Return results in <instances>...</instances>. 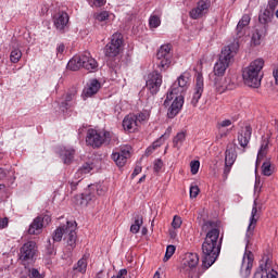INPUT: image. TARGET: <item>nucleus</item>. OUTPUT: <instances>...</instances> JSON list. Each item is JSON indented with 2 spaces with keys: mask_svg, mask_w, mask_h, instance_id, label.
Masks as SVG:
<instances>
[{
  "mask_svg": "<svg viewBox=\"0 0 278 278\" xmlns=\"http://www.w3.org/2000/svg\"><path fill=\"white\" fill-rule=\"evenodd\" d=\"M202 231L206 232L202 243V266L207 268L214 266L223 249V235L216 222L206 220L202 225Z\"/></svg>",
  "mask_w": 278,
  "mask_h": 278,
  "instance_id": "obj_1",
  "label": "nucleus"
},
{
  "mask_svg": "<svg viewBox=\"0 0 278 278\" xmlns=\"http://www.w3.org/2000/svg\"><path fill=\"white\" fill-rule=\"evenodd\" d=\"M239 46L238 43H230L222 49L218 61L215 63L213 68V74L210 75L211 81L215 86L219 84V77H224L229 68V64L233 62V58L238 53Z\"/></svg>",
  "mask_w": 278,
  "mask_h": 278,
  "instance_id": "obj_2",
  "label": "nucleus"
},
{
  "mask_svg": "<svg viewBox=\"0 0 278 278\" xmlns=\"http://www.w3.org/2000/svg\"><path fill=\"white\" fill-rule=\"evenodd\" d=\"M262 68H264V59H256L248 67L243 68L242 77L245 86L250 88H260L262 86V77L260 76Z\"/></svg>",
  "mask_w": 278,
  "mask_h": 278,
  "instance_id": "obj_3",
  "label": "nucleus"
},
{
  "mask_svg": "<svg viewBox=\"0 0 278 278\" xmlns=\"http://www.w3.org/2000/svg\"><path fill=\"white\" fill-rule=\"evenodd\" d=\"M86 142L88 147H92V149H100L103 144L112 142V132L90 128L87 130Z\"/></svg>",
  "mask_w": 278,
  "mask_h": 278,
  "instance_id": "obj_4",
  "label": "nucleus"
},
{
  "mask_svg": "<svg viewBox=\"0 0 278 278\" xmlns=\"http://www.w3.org/2000/svg\"><path fill=\"white\" fill-rule=\"evenodd\" d=\"M38 253V245L35 241H27L20 248L18 260L23 266H29L36 261V254Z\"/></svg>",
  "mask_w": 278,
  "mask_h": 278,
  "instance_id": "obj_5",
  "label": "nucleus"
},
{
  "mask_svg": "<svg viewBox=\"0 0 278 278\" xmlns=\"http://www.w3.org/2000/svg\"><path fill=\"white\" fill-rule=\"evenodd\" d=\"M51 223V213L45 211L35 217L27 229L28 236H40L42 229Z\"/></svg>",
  "mask_w": 278,
  "mask_h": 278,
  "instance_id": "obj_6",
  "label": "nucleus"
},
{
  "mask_svg": "<svg viewBox=\"0 0 278 278\" xmlns=\"http://www.w3.org/2000/svg\"><path fill=\"white\" fill-rule=\"evenodd\" d=\"M157 66L161 71H166L173 62V53L170 52V45L161 46L156 53Z\"/></svg>",
  "mask_w": 278,
  "mask_h": 278,
  "instance_id": "obj_7",
  "label": "nucleus"
},
{
  "mask_svg": "<svg viewBox=\"0 0 278 278\" xmlns=\"http://www.w3.org/2000/svg\"><path fill=\"white\" fill-rule=\"evenodd\" d=\"M121 45H123V35L121 33L113 34L111 42L104 48L106 58H116L121 53Z\"/></svg>",
  "mask_w": 278,
  "mask_h": 278,
  "instance_id": "obj_8",
  "label": "nucleus"
},
{
  "mask_svg": "<svg viewBox=\"0 0 278 278\" xmlns=\"http://www.w3.org/2000/svg\"><path fill=\"white\" fill-rule=\"evenodd\" d=\"M129 157H131V148L127 146L122 147L119 150L112 153V160L118 168H123V166L127 164Z\"/></svg>",
  "mask_w": 278,
  "mask_h": 278,
  "instance_id": "obj_9",
  "label": "nucleus"
},
{
  "mask_svg": "<svg viewBox=\"0 0 278 278\" xmlns=\"http://www.w3.org/2000/svg\"><path fill=\"white\" fill-rule=\"evenodd\" d=\"M162 87V74L157 71H154L148 75V80L146 83V88H148L151 94L160 92Z\"/></svg>",
  "mask_w": 278,
  "mask_h": 278,
  "instance_id": "obj_10",
  "label": "nucleus"
},
{
  "mask_svg": "<svg viewBox=\"0 0 278 278\" xmlns=\"http://www.w3.org/2000/svg\"><path fill=\"white\" fill-rule=\"evenodd\" d=\"M210 5H212V2L210 0H200L197 3V7L189 12L190 18H192L193 21L202 18V16H205V14H207V12L210 11Z\"/></svg>",
  "mask_w": 278,
  "mask_h": 278,
  "instance_id": "obj_11",
  "label": "nucleus"
},
{
  "mask_svg": "<svg viewBox=\"0 0 278 278\" xmlns=\"http://www.w3.org/2000/svg\"><path fill=\"white\" fill-rule=\"evenodd\" d=\"M237 157H238V154L236 153V146L228 144L225 152V168H224L225 177H227V175L231 173V166L236 164Z\"/></svg>",
  "mask_w": 278,
  "mask_h": 278,
  "instance_id": "obj_12",
  "label": "nucleus"
},
{
  "mask_svg": "<svg viewBox=\"0 0 278 278\" xmlns=\"http://www.w3.org/2000/svg\"><path fill=\"white\" fill-rule=\"evenodd\" d=\"M253 252L252 251H245L243 258H242V264H241V277L243 278H249L251 275V270L253 268Z\"/></svg>",
  "mask_w": 278,
  "mask_h": 278,
  "instance_id": "obj_13",
  "label": "nucleus"
},
{
  "mask_svg": "<svg viewBox=\"0 0 278 278\" xmlns=\"http://www.w3.org/2000/svg\"><path fill=\"white\" fill-rule=\"evenodd\" d=\"M99 90H101V83L96 78L90 79L81 93L84 101H86V99H90V97H94Z\"/></svg>",
  "mask_w": 278,
  "mask_h": 278,
  "instance_id": "obj_14",
  "label": "nucleus"
},
{
  "mask_svg": "<svg viewBox=\"0 0 278 278\" xmlns=\"http://www.w3.org/2000/svg\"><path fill=\"white\" fill-rule=\"evenodd\" d=\"M203 90H204V83H203V74L198 73L195 76V87L193 91V96L191 99V104L193 108H197V103H199V100L201 97H203Z\"/></svg>",
  "mask_w": 278,
  "mask_h": 278,
  "instance_id": "obj_15",
  "label": "nucleus"
},
{
  "mask_svg": "<svg viewBox=\"0 0 278 278\" xmlns=\"http://www.w3.org/2000/svg\"><path fill=\"white\" fill-rule=\"evenodd\" d=\"M77 222H67L65 228V240H67L68 247L75 249L77 242Z\"/></svg>",
  "mask_w": 278,
  "mask_h": 278,
  "instance_id": "obj_16",
  "label": "nucleus"
},
{
  "mask_svg": "<svg viewBox=\"0 0 278 278\" xmlns=\"http://www.w3.org/2000/svg\"><path fill=\"white\" fill-rule=\"evenodd\" d=\"M252 134H253V128H251V126H245L238 131L237 140L242 149H247V147H249V142H251Z\"/></svg>",
  "mask_w": 278,
  "mask_h": 278,
  "instance_id": "obj_17",
  "label": "nucleus"
},
{
  "mask_svg": "<svg viewBox=\"0 0 278 278\" xmlns=\"http://www.w3.org/2000/svg\"><path fill=\"white\" fill-rule=\"evenodd\" d=\"M185 271L188 273L189 277L192 276V273L197 270V266H199V254L189 253L187 254L186 261L184 263Z\"/></svg>",
  "mask_w": 278,
  "mask_h": 278,
  "instance_id": "obj_18",
  "label": "nucleus"
},
{
  "mask_svg": "<svg viewBox=\"0 0 278 278\" xmlns=\"http://www.w3.org/2000/svg\"><path fill=\"white\" fill-rule=\"evenodd\" d=\"M181 108H184V96H177L167 111L168 118H175L179 112H181Z\"/></svg>",
  "mask_w": 278,
  "mask_h": 278,
  "instance_id": "obj_19",
  "label": "nucleus"
},
{
  "mask_svg": "<svg viewBox=\"0 0 278 278\" xmlns=\"http://www.w3.org/2000/svg\"><path fill=\"white\" fill-rule=\"evenodd\" d=\"M257 200H254L247 238H251V236H253V230L255 229V225H257V218H260V215H257Z\"/></svg>",
  "mask_w": 278,
  "mask_h": 278,
  "instance_id": "obj_20",
  "label": "nucleus"
},
{
  "mask_svg": "<svg viewBox=\"0 0 278 278\" xmlns=\"http://www.w3.org/2000/svg\"><path fill=\"white\" fill-rule=\"evenodd\" d=\"M68 25V13L61 12L54 15V26L59 31H64Z\"/></svg>",
  "mask_w": 278,
  "mask_h": 278,
  "instance_id": "obj_21",
  "label": "nucleus"
},
{
  "mask_svg": "<svg viewBox=\"0 0 278 278\" xmlns=\"http://www.w3.org/2000/svg\"><path fill=\"white\" fill-rule=\"evenodd\" d=\"M85 62L86 56L84 54L73 56L67 63V68L70 71H79V68H83V63Z\"/></svg>",
  "mask_w": 278,
  "mask_h": 278,
  "instance_id": "obj_22",
  "label": "nucleus"
},
{
  "mask_svg": "<svg viewBox=\"0 0 278 278\" xmlns=\"http://www.w3.org/2000/svg\"><path fill=\"white\" fill-rule=\"evenodd\" d=\"M83 58H86L85 62L83 63V68L89 71V73H92L93 71H97V68H99L97 60L92 59V56H90V53L85 52L83 54Z\"/></svg>",
  "mask_w": 278,
  "mask_h": 278,
  "instance_id": "obj_23",
  "label": "nucleus"
},
{
  "mask_svg": "<svg viewBox=\"0 0 278 278\" xmlns=\"http://www.w3.org/2000/svg\"><path fill=\"white\" fill-rule=\"evenodd\" d=\"M123 127L125 131H136V129H138V122L136 121V115H127L123 121Z\"/></svg>",
  "mask_w": 278,
  "mask_h": 278,
  "instance_id": "obj_24",
  "label": "nucleus"
},
{
  "mask_svg": "<svg viewBox=\"0 0 278 278\" xmlns=\"http://www.w3.org/2000/svg\"><path fill=\"white\" fill-rule=\"evenodd\" d=\"M249 23H251V16H249V14H244L237 25L238 38H242V36H244Z\"/></svg>",
  "mask_w": 278,
  "mask_h": 278,
  "instance_id": "obj_25",
  "label": "nucleus"
},
{
  "mask_svg": "<svg viewBox=\"0 0 278 278\" xmlns=\"http://www.w3.org/2000/svg\"><path fill=\"white\" fill-rule=\"evenodd\" d=\"M92 190V186H89V189L80 195V205L86 207L89 203H92L97 200V195H94Z\"/></svg>",
  "mask_w": 278,
  "mask_h": 278,
  "instance_id": "obj_26",
  "label": "nucleus"
},
{
  "mask_svg": "<svg viewBox=\"0 0 278 278\" xmlns=\"http://www.w3.org/2000/svg\"><path fill=\"white\" fill-rule=\"evenodd\" d=\"M59 154L64 164H71L73 162V157H75V150L61 148Z\"/></svg>",
  "mask_w": 278,
  "mask_h": 278,
  "instance_id": "obj_27",
  "label": "nucleus"
},
{
  "mask_svg": "<svg viewBox=\"0 0 278 278\" xmlns=\"http://www.w3.org/2000/svg\"><path fill=\"white\" fill-rule=\"evenodd\" d=\"M94 169V163L92 162H87L84 163L79 169L76 172L75 177L77 179H83L84 175H88V173L92 172Z\"/></svg>",
  "mask_w": 278,
  "mask_h": 278,
  "instance_id": "obj_28",
  "label": "nucleus"
},
{
  "mask_svg": "<svg viewBox=\"0 0 278 278\" xmlns=\"http://www.w3.org/2000/svg\"><path fill=\"white\" fill-rule=\"evenodd\" d=\"M266 31H268V27L264 26L262 31H260V29H256L255 33L252 35V42L253 45H255V47L262 45V38L266 36Z\"/></svg>",
  "mask_w": 278,
  "mask_h": 278,
  "instance_id": "obj_29",
  "label": "nucleus"
},
{
  "mask_svg": "<svg viewBox=\"0 0 278 278\" xmlns=\"http://www.w3.org/2000/svg\"><path fill=\"white\" fill-rule=\"evenodd\" d=\"M177 86L181 88L182 90H186L188 86H190V74L188 72L182 73L177 78Z\"/></svg>",
  "mask_w": 278,
  "mask_h": 278,
  "instance_id": "obj_30",
  "label": "nucleus"
},
{
  "mask_svg": "<svg viewBox=\"0 0 278 278\" xmlns=\"http://www.w3.org/2000/svg\"><path fill=\"white\" fill-rule=\"evenodd\" d=\"M134 219H135V222L130 226V231L132 233H138V231H140V228L142 227V225L144 223V219H143L142 215H140V214L135 215Z\"/></svg>",
  "mask_w": 278,
  "mask_h": 278,
  "instance_id": "obj_31",
  "label": "nucleus"
},
{
  "mask_svg": "<svg viewBox=\"0 0 278 278\" xmlns=\"http://www.w3.org/2000/svg\"><path fill=\"white\" fill-rule=\"evenodd\" d=\"M268 144H269L268 138L263 139L261 148L257 153L256 164H258L260 160H262L263 157H266V154L268 153Z\"/></svg>",
  "mask_w": 278,
  "mask_h": 278,
  "instance_id": "obj_32",
  "label": "nucleus"
},
{
  "mask_svg": "<svg viewBox=\"0 0 278 278\" xmlns=\"http://www.w3.org/2000/svg\"><path fill=\"white\" fill-rule=\"evenodd\" d=\"M77 94V90H72V91H68L66 94H65V100L61 103V109L62 110H68V108H71V101H73L75 99Z\"/></svg>",
  "mask_w": 278,
  "mask_h": 278,
  "instance_id": "obj_33",
  "label": "nucleus"
},
{
  "mask_svg": "<svg viewBox=\"0 0 278 278\" xmlns=\"http://www.w3.org/2000/svg\"><path fill=\"white\" fill-rule=\"evenodd\" d=\"M258 21L261 25H264V27H266V25H268V23L273 21V12L270 10H265L262 14H260Z\"/></svg>",
  "mask_w": 278,
  "mask_h": 278,
  "instance_id": "obj_34",
  "label": "nucleus"
},
{
  "mask_svg": "<svg viewBox=\"0 0 278 278\" xmlns=\"http://www.w3.org/2000/svg\"><path fill=\"white\" fill-rule=\"evenodd\" d=\"M63 236H66V225L56 228L52 235L53 242H62Z\"/></svg>",
  "mask_w": 278,
  "mask_h": 278,
  "instance_id": "obj_35",
  "label": "nucleus"
},
{
  "mask_svg": "<svg viewBox=\"0 0 278 278\" xmlns=\"http://www.w3.org/2000/svg\"><path fill=\"white\" fill-rule=\"evenodd\" d=\"M23 58V52L18 48H14L10 53V62L12 64H18Z\"/></svg>",
  "mask_w": 278,
  "mask_h": 278,
  "instance_id": "obj_36",
  "label": "nucleus"
},
{
  "mask_svg": "<svg viewBox=\"0 0 278 278\" xmlns=\"http://www.w3.org/2000/svg\"><path fill=\"white\" fill-rule=\"evenodd\" d=\"M88 268V262H86V258H80L76 265H74V270H77V273H81L83 275L86 273V269Z\"/></svg>",
  "mask_w": 278,
  "mask_h": 278,
  "instance_id": "obj_37",
  "label": "nucleus"
},
{
  "mask_svg": "<svg viewBox=\"0 0 278 278\" xmlns=\"http://www.w3.org/2000/svg\"><path fill=\"white\" fill-rule=\"evenodd\" d=\"M185 140H186V132H178L173 140V144L175 149H179L184 144Z\"/></svg>",
  "mask_w": 278,
  "mask_h": 278,
  "instance_id": "obj_38",
  "label": "nucleus"
},
{
  "mask_svg": "<svg viewBox=\"0 0 278 278\" xmlns=\"http://www.w3.org/2000/svg\"><path fill=\"white\" fill-rule=\"evenodd\" d=\"M275 170L273 169V165L270 164V161H266L262 165V173L265 177H270Z\"/></svg>",
  "mask_w": 278,
  "mask_h": 278,
  "instance_id": "obj_39",
  "label": "nucleus"
},
{
  "mask_svg": "<svg viewBox=\"0 0 278 278\" xmlns=\"http://www.w3.org/2000/svg\"><path fill=\"white\" fill-rule=\"evenodd\" d=\"M175 86H177V85L174 84L172 86L170 91L167 93V97H166V99L164 101L165 108H167V105H170V101H173V99L175 98V94H177V88Z\"/></svg>",
  "mask_w": 278,
  "mask_h": 278,
  "instance_id": "obj_40",
  "label": "nucleus"
},
{
  "mask_svg": "<svg viewBox=\"0 0 278 278\" xmlns=\"http://www.w3.org/2000/svg\"><path fill=\"white\" fill-rule=\"evenodd\" d=\"M149 25L151 29H157V26L162 25V21L160 20V16L152 14L149 18Z\"/></svg>",
  "mask_w": 278,
  "mask_h": 278,
  "instance_id": "obj_41",
  "label": "nucleus"
},
{
  "mask_svg": "<svg viewBox=\"0 0 278 278\" xmlns=\"http://www.w3.org/2000/svg\"><path fill=\"white\" fill-rule=\"evenodd\" d=\"M176 250L177 248H175V245H167L163 261L168 262L173 257V255H175Z\"/></svg>",
  "mask_w": 278,
  "mask_h": 278,
  "instance_id": "obj_42",
  "label": "nucleus"
},
{
  "mask_svg": "<svg viewBox=\"0 0 278 278\" xmlns=\"http://www.w3.org/2000/svg\"><path fill=\"white\" fill-rule=\"evenodd\" d=\"M93 17L96 21H99V23H103L110 18V13L108 11H102L100 13H94Z\"/></svg>",
  "mask_w": 278,
  "mask_h": 278,
  "instance_id": "obj_43",
  "label": "nucleus"
},
{
  "mask_svg": "<svg viewBox=\"0 0 278 278\" xmlns=\"http://www.w3.org/2000/svg\"><path fill=\"white\" fill-rule=\"evenodd\" d=\"M200 167H201V162L191 161V163H190L191 175H197V173H199Z\"/></svg>",
  "mask_w": 278,
  "mask_h": 278,
  "instance_id": "obj_44",
  "label": "nucleus"
},
{
  "mask_svg": "<svg viewBox=\"0 0 278 278\" xmlns=\"http://www.w3.org/2000/svg\"><path fill=\"white\" fill-rule=\"evenodd\" d=\"M91 189L96 190L99 197H103V194H105V192L108 191V189L101 185H96L93 187L91 186Z\"/></svg>",
  "mask_w": 278,
  "mask_h": 278,
  "instance_id": "obj_45",
  "label": "nucleus"
},
{
  "mask_svg": "<svg viewBox=\"0 0 278 278\" xmlns=\"http://www.w3.org/2000/svg\"><path fill=\"white\" fill-rule=\"evenodd\" d=\"M91 8H103L105 0H87Z\"/></svg>",
  "mask_w": 278,
  "mask_h": 278,
  "instance_id": "obj_46",
  "label": "nucleus"
},
{
  "mask_svg": "<svg viewBox=\"0 0 278 278\" xmlns=\"http://www.w3.org/2000/svg\"><path fill=\"white\" fill-rule=\"evenodd\" d=\"M136 116L137 125H140V123H144L149 118V114L147 113H139Z\"/></svg>",
  "mask_w": 278,
  "mask_h": 278,
  "instance_id": "obj_47",
  "label": "nucleus"
},
{
  "mask_svg": "<svg viewBox=\"0 0 278 278\" xmlns=\"http://www.w3.org/2000/svg\"><path fill=\"white\" fill-rule=\"evenodd\" d=\"M46 253H47V255H50V256L55 255V247L53 244H51V240H48Z\"/></svg>",
  "mask_w": 278,
  "mask_h": 278,
  "instance_id": "obj_48",
  "label": "nucleus"
},
{
  "mask_svg": "<svg viewBox=\"0 0 278 278\" xmlns=\"http://www.w3.org/2000/svg\"><path fill=\"white\" fill-rule=\"evenodd\" d=\"M172 227H173L174 229H179V227H181V217L175 215V216H174V219H173V222H172Z\"/></svg>",
  "mask_w": 278,
  "mask_h": 278,
  "instance_id": "obj_49",
  "label": "nucleus"
},
{
  "mask_svg": "<svg viewBox=\"0 0 278 278\" xmlns=\"http://www.w3.org/2000/svg\"><path fill=\"white\" fill-rule=\"evenodd\" d=\"M162 166H164V163L162 162V160L161 159L155 160L154 166H153L154 173H160V170H162Z\"/></svg>",
  "mask_w": 278,
  "mask_h": 278,
  "instance_id": "obj_50",
  "label": "nucleus"
},
{
  "mask_svg": "<svg viewBox=\"0 0 278 278\" xmlns=\"http://www.w3.org/2000/svg\"><path fill=\"white\" fill-rule=\"evenodd\" d=\"M200 191L201 190L199 189L198 186H191L190 187V197H191V199H197V197H199Z\"/></svg>",
  "mask_w": 278,
  "mask_h": 278,
  "instance_id": "obj_51",
  "label": "nucleus"
},
{
  "mask_svg": "<svg viewBox=\"0 0 278 278\" xmlns=\"http://www.w3.org/2000/svg\"><path fill=\"white\" fill-rule=\"evenodd\" d=\"M29 277L30 278H42V275L40 271H38V269L33 268V269H30Z\"/></svg>",
  "mask_w": 278,
  "mask_h": 278,
  "instance_id": "obj_52",
  "label": "nucleus"
},
{
  "mask_svg": "<svg viewBox=\"0 0 278 278\" xmlns=\"http://www.w3.org/2000/svg\"><path fill=\"white\" fill-rule=\"evenodd\" d=\"M9 225L8 217H0V229H5Z\"/></svg>",
  "mask_w": 278,
  "mask_h": 278,
  "instance_id": "obj_53",
  "label": "nucleus"
},
{
  "mask_svg": "<svg viewBox=\"0 0 278 278\" xmlns=\"http://www.w3.org/2000/svg\"><path fill=\"white\" fill-rule=\"evenodd\" d=\"M268 5L269 10H271V12H275L278 5V0H269Z\"/></svg>",
  "mask_w": 278,
  "mask_h": 278,
  "instance_id": "obj_54",
  "label": "nucleus"
},
{
  "mask_svg": "<svg viewBox=\"0 0 278 278\" xmlns=\"http://www.w3.org/2000/svg\"><path fill=\"white\" fill-rule=\"evenodd\" d=\"M140 173H142V166L137 165L131 174V177H138V175H140Z\"/></svg>",
  "mask_w": 278,
  "mask_h": 278,
  "instance_id": "obj_55",
  "label": "nucleus"
},
{
  "mask_svg": "<svg viewBox=\"0 0 278 278\" xmlns=\"http://www.w3.org/2000/svg\"><path fill=\"white\" fill-rule=\"evenodd\" d=\"M127 275V269H121L116 276H113L111 278H125Z\"/></svg>",
  "mask_w": 278,
  "mask_h": 278,
  "instance_id": "obj_56",
  "label": "nucleus"
},
{
  "mask_svg": "<svg viewBox=\"0 0 278 278\" xmlns=\"http://www.w3.org/2000/svg\"><path fill=\"white\" fill-rule=\"evenodd\" d=\"M273 75H274V78H275V83L276 85L278 86V65H276L273 70Z\"/></svg>",
  "mask_w": 278,
  "mask_h": 278,
  "instance_id": "obj_57",
  "label": "nucleus"
},
{
  "mask_svg": "<svg viewBox=\"0 0 278 278\" xmlns=\"http://www.w3.org/2000/svg\"><path fill=\"white\" fill-rule=\"evenodd\" d=\"M220 127H229L231 126V119H224L219 123Z\"/></svg>",
  "mask_w": 278,
  "mask_h": 278,
  "instance_id": "obj_58",
  "label": "nucleus"
},
{
  "mask_svg": "<svg viewBox=\"0 0 278 278\" xmlns=\"http://www.w3.org/2000/svg\"><path fill=\"white\" fill-rule=\"evenodd\" d=\"M161 146H162V137L160 138L159 141H154L151 147H152L153 151H155L157 149V147H161Z\"/></svg>",
  "mask_w": 278,
  "mask_h": 278,
  "instance_id": "obj_59",
  "label": "nucleus"
},
{
  "mask_svg": "<svg viewBox=\"0 0 278 278\" xmlns=\"http://www.w3.org/2000/svg\"><path fill=\"white\" fill-rule=\"evenodd\" d=\"M79 181H81V178H78V181H72L71 184V189L72 190H77V186H79Z\"/></svg>",
  "mask_w": 278,
  "mask_h": 278,
  "instance_id": "obj_60",
  "label": "nucleus"
},
{
  "mask_svg": "<svg viewBox=\"0 0 278 278\" xmlns=\"http://www.w3.org/2000/svg\"><path fill=\"white\" fill-rule=\"evenodd\" d=\"M64 49H66L64 43L59 45L56 48V53H64Z\"/></svg>",
  "mask_w": 278,
  "mask_h": 278,
  "instance_id": "obj_61",
  "label": "nucleus"
},
{
  "mask_svg": "<svg viewBox=\"0 0 278 278\" xmlns=\"http://www.w3.org/2000/svg\"><path fill=\"white\" fill-rule=\"evenodd\" d=\"M155 150H153V148L152 147H149V148H147V150H146V155H151V153H153Z\"/></svg>",
  "mask_w": 278,
  "mask_h": 278,
  "instance_id": "obj_62",
  "label": "nucleus"
},
{
  "mask_svg": "<svg viewBox=\"0 0 278 278\" xmlns=\"http://www.w3.org/2000/svg\"><path fill=\"white\" fill-rule=\"evenodd\" d=\"M5 169H3V168H0V179H3V178H5Z\"/></svg>",
  "mask_w": 278,
  "mask_h": 278,
  "instance_id": "obj_63",
  "label": "nucleus"
},
{
  "mask_svg": "<svg viewBox=\"0 0 278 278\" xmlns=\"http://www.w3.org/2000/svg\"><path fill=\"white\" fill-rule=\"evenodd\" d=\"M141 233L142 236H147V233H149V229H147V227H143Z\"/></svg>",
  "mask_w": 278,
  "mask_h": 278,
  "instance_id": "obj_64",
  "label": "nucleus"
}]
</instances>
